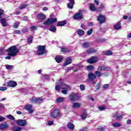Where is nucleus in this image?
<instances>
[{
  "label": "nucleus",
  "instance_id": "e433bc0d",
  "mask_svg": "<svg viewBox=\"0 0 131 131\" xmlns=\"http://www.w3.org/2000/svg\"><path fill=\"white\" fill-rule=\"evenodd\" d=\"M115 117L117 120H120V119H122V115H116L115 116Z\"/></svg>",
  "mask_w": 131,
  "mask_h": 131
},
{
  "label": "nucleus",
  "instance_id": "c756f323",
  "mask_svg": "<svg viewBox=\"0 0 131 131\" xmlns=\"http://www.w3.org/2000/svg\"><path fill=\"white\" fill-rule=\"evenodd\" d=\"M32 41H33V36H30L27 39V43H32Z\"/></svg>",
  "mask_w": 131,
  "mask_h": 131
},
{
  "label": "nucleus",
  "instance_id": "473e14b6",
  "mask_svg": "<svg viewBox=\"0 0 131 131\" xmlns=\"http://www.w3.org/2000/svg\"><path fill=\"white\" fill-rule=\"evenodd\" d=\"M64 101H65V98L64 97H59L56 99V102H57V103H61L64 102Z\"/></svg>",
  "mask_w": 131,
  "mask_h": 131
},
{
  "label": "nucleus",
  "instance_id": "cd10ccee",
  "mask_svg": "<svg viewBox=\"0 0 131 131\" xmlns=\"http://www.w3.org/2000/svg\"><path fill=\"white\" fill-rule=\"evenodd\" d=\"M55 59L57 63H61L63 61V58L58 56H56Z\"/></svg>",
  "mask_w": 131,
  "mask_h": 131
},
{
  "label": "nucleus",
  "instance_id": "603ef678",
  "mask_svg": "<svg viewBox=\"0 0 131 131\" xmlns=\"http://www.w3.org/2000/svg\"><path fill=\"white\" fill-rule=\"evenodd\" d=\"M19 26V24L17 23H15L13 25V28L17 29Z\"/></svg>",
  "mask_w": 131,
  "mask_h": 131
},
{
  "label": "nucleus",
  "instance_id": "0e129e2a",
  "mask_svg": "<svg viewBox=\"0 0 131 131\" xmlns=\"http://www.w3.org/2000/svg\"><path fill=\"white\" fill-rule=\"evenodd\" d=\"M108 86H109V84H105L103 85V88L104 89H107V88H108Z\"/></svg>",
  "mask_w": 131,
  "mask_h": 131
},
{
  "label": "nucleus",
  "instance_id": "e2e57ef3",
  "mask_svg": "<svg viewBox=\"0 0 131 131\" xmlns=\"http://www.w3.org/2000/svg\"><path fill=\"white\" fill-rule=\"evenodd\" d=\"M14 14L15 15H20V14H21V12H20V11H15Z\"/></svg>",
  "mask_w": 131,
  "mask_h": 131
},
{
  "label": "nucleus",
  "instance_id": "13d9d810",
  "mask_svg": "<svg viewBox=\"0 0 131 131\" xmlns=\"http://www.w3.org/2000/svg\"><path fill=\"white\" fill-rule=\"evenodd\" d=\"M54 124V121H48V125H53Z\"/></svg>",
  "mask_w": 131,
  "mask_h": 131
},
{
  "label": "nucleus",
  "instance_id": "c85d7f7f",
  "mask_svg": "<svg viewBox=\"0 0 131 131\" xmlns=\"http://www.w3.org/2000/svg\"><path fill=\"white\" fill-rule=\"evenodd\" d=\"M105 6H104V4H101L100 5V7L97 8V12H101L103 9H104Z\"/></svg>",
  "mask_w": 131,
  "mask_h": 131
},
{
  "label": "nucleus",
  "instance_id": "5fc2aeb1",
  "mask_svg": "<svg viewBox=\"0 0 131 131\" xmlns=\"http://www.w3.org/2000/svg\"><path fill=\"white\" fill-rule=\"evenodd\" d=\"M100 86L101 84H100V83H97L96 87V89L97 90V91H99V90H100Z\"/></svg>",
  "mask_w": 131,
  "mask_h": 131
},
{
  "label": "nucleus",
  "instance_id": "ddd939ff",
  "mask_svg": "<svg viewBox=\"0 0 131 131\" xmlns=\"http://www.w3.org/2000/svg\"><path fill=\"white\" fill-rule=\"evenodd\" d=\"M8 85L10 88H15L17 86V82L13 80L9 81L8 82Z\"/></svg>",
  "mask_w": 131,
  "mask_h": 131
},
{
  "label": "nucleus",
  "instance_id": "a19ab883",
  "mask_svg": "<svg viewBox=\"0 0 131 131\" xmlns=\"http://www.w3.org/2000/svg\"><path fill=\"white\" fill-rule=\"evenodd\" d=\"M73 6H74V4L73 3L68 4V8H69V9H73Z\"/></svg>",
  "mask_w": 131,
  "mask_h": 131
},
{
  "label": "nucleus",
  "instance_id": "774afa93",
  "mask_svg": "<svg viewBox=\"0 0 131 131\" xmlns=\"http://www.w3.org/2000/svg\"><path fill=\"white\" fill-rule=\"evenodd\" d=\"M127 21L128 22H131V16L128 18Z\"/></svg>",
  "mask_w": 131,
  "mask_h": 131
},
{
  "label": "nucleus",
  "instance_id": "052dcab7",
  "mask_svg": "<svg viewBox=\"0 0 131 131\" xmlns=\"http://www.w3.org/2000/svg\"><path fill=\"white\" fill-rule=\"evenodd\" d=\"M28 31V30L27 28H25L21 30V32L23 33H26V32H27Z\"/></svg>",
  "mask_w": 131,
  "mask_h": 131
},
{
  "label": "nucleus",
  "instance_id": "f3484780",
  "mask_svg": "<svg viewBox=\"0 0 131 131\" xmlns=\"http://www.w3.org/2000/svg\"><path fill=\"white\" fill-rule=\"evenodd\" d=\"M72 62V59L70 58H67L66 60V61L63 63V66L66 67L67 66V65H69L70 64H71Z\"/></svg>",
  "mask_w": 131,
  "mask_h": 131
},
{
  "label": "nucleus",
  "instance_id": "20e7f679",
  "mask_svg": "<svg viewBox=\"0 0 131 131\" xmlns=\"http://www.w3.org/2000/svg\"><path fill=\"white\" fill-rule=\"evenodd\" d=\"M57 18H51L49 17L47 18V20L43 23V25H51V24H53V23H55V22H57Z\"/></svg>",
  "mask_w": 131,
  "mask_h": 131
},
{
  "label": "nucleus",
  "instance_id": "39448f33",
  "mask_svg": "<svg viewBox=\"0 0 131 131\" xmlns=\"http://www.w3.org/2000/svg\"><path fill=\"white\" fill-rule=\"evenodd\" d=\"M97 21L99 22L100 25H102V24L106 22V16L104 15L99 14V15L97 16Z\"/></svg>",
  "mask_w": 131,
  "mask_h": 131
},
{
  "label": "nucleus",
  "instance_id": "58836bf2",
  "mask_svg": "<svg viewBox=\"0 0 131 131\" xmlns=\"http://www.w3.org/2000/svg\"><path fill=\"white\" fill-rule=\"evenodd\" d=\"M113 126L114 127H119L121 126V124H119V123L116 122L113 123Z\"/></svg>",
  "mask_w": 131,
  "mask_h": 131
},
{
  "label": "nucleus",
  "instance_id": "37998d69",
  "mask_svg": "<svg viewBox=\"0 0 131 131\" xmlns=\"http://www.w3.org/2000/svg\"><path fill=\"white\" fill-rule=\"evenodd\" d=\"M13 33L14 34H20V33H21V31H20L19 30H14Z\"/></svg>",
  "mask_w": 131,
  "mask_h": 131
},
{
  "label": "nucleus",
  "instance_id": "a878e982",
  "mask_svg": "<svg viewBox=\"0 0 131 131\" xmlns=\"http://www.w3.org/2000/svg\"><path fill=\"white\" fill-rule=\"evenodd\" d=\"M49 30L52 32H56L57 31V28L55 26H50Z\"/></svg>",
  "mask_w": 131,
  "mask_h": 131
},
{
  "label": "nucleus",
  "instance_id": "680f3d73",
  "mask_svg": "<svg viewBox=\"0 0 131 131\" xmlns=\"http://www.w3.org/2000/svg\"><path fill=\"white\" fill-rule=\"evenodd\" d=\"M94 4L97 6H99V0H94Z\"/></svg>",
  "mask_w": 131,
  "mask_h": 131
},
{
  "label": "nucleus",
  "instance_id": "bf43d9fd",
  "mask_svg": "<svg viewBox=\"0 0 131 131\" xmlns=\"http://www.w3.org/2000/svg\"><path fill=\"white\" fill-rule=\"evenodd\" d=\"M61 93H62V94H63V95H67L68 92H67V90H62V91H61Z\"/></svg>",
  "mask_w": 131,
  "mask_h": 131
},
{
  "label": "nucleus",
  "instance_id": "2eb2a0df",
  "mask_svg": "<svg viewBox=\"0 0 131 131\" xmlns=\"http://www.w3.org/2000/svg\"><path fill=\"white\" fill-rule=\"evenodd\" d=\"M114 28L115 30H120L121 29V23L118 21L117 24L114 25Z\"/></svg>",
  "mask_w": 131,
  "mask_h": 131
},
{
  "label": "nucleus",
  "instance_id": "de8ad7c7",
  "mask_svg": "<svg viewBox=\"0 0 131 131\" xmlns=\"http://www.w3.org/2000/svg\"><path fill=\"white\" fill-rule=\"evenodd\" d=\"M7 90H8V88H7L6 87H0V91H2V92H5V91H7Z\"/></svg>",
  "mask_w": 131,
  "mask_h": 131
},
{
  "label": "nucleus",
  "instance_id": "bb28decb",
  "mask_svg": "<svg viewBox=\"0 0 131 131\" xmlns=\"http://www.w3.org/2000/svg\"><path fill=\"white\" fill-rule=\"evenodd\" d=\"M67 24L66 21L62 20L61 21H59L57 24V26H64V25H66Z\"/></svg>",
  "mask_w": 131,
  "mask_h": 131
},
{
  "label": "nucleus",
  "instance_id": "5701e85b",
  "mask_svg": "<svg viewBox=\"0 0 131 131\" xmlns=\"http://www.w3.org/2000/svg\"><path fill=\"white\" fill-rule=\"evenodd\" d=\"M90 9L91 11H92V12H95V11H97L98 10V8H96V7H95V5L93 3L90 5Z\"/></svg>",
  "mask_w": 131,
  "mask_h": 131
},
{
  "label": "nucleus",
  "instance_id": "49530a36",
  "mask_svg": "<svg viewBox=\"0 0 131 131\" xmlns=\"http://www.w3.org/2000/svg\"><path fill=\"white\" fill-rule=\"evenodd\" d=\"M13 66H11V65H9L7 64L6 67V69H8V70H9V69H12L13 68Z\"/></svg>",
  "mask_w": 131,
  "mask_h": 131
},
{
  "label": "nucleus",
  "instance_id": "4468645a",
  "mask_svg": "<svg viewBox=\"0 0 131 131\" xmlns=\"http://www.w3.org/2000/svg\"><path fill=\"white\" fill-rule=\"evenodd\" d=\"M97 52H98V50L96 49V48H91L90 49H88L87 50V54H94L95 53H97Z\"/></svg>",
  "mask_w": 131,
  "mask_h": 131
},
{
  "label": "nucleus",
  "instance_id": "7ed1b4c3",
  "mask_svg": "<svg viewBox=\"0 0 131 131\" xmlns=\"http://www.w3.org/2000/svg\"><path fill=\"white\" fill-rule=\"evenodd\" d=\"M61 115V111L59 109L54 110L52 113L51 115V117L52 118H58L60 117Z\"/></svg>",
  "mask_w": 131,
  "mask_h": 131
},
{
  "label": "nucleus",
  "instance_id": "393cba45",
  "mask_svg": "<svg viewBox=\"0 0 131 131\" xmlns=\"http://www.w3.org/2000/svg\"><path fill=\"white\" fill-rule=\"evenodd\" d=\"M67 126L70 129H74V124L70 122L68 123Z\"/></svg>",
  "mask_w": 131,
  "mask_h": 131
},
{
  "label": "nucleus",
  "instance_id": "7c9ffc66",
  "mask_svg": "<svg viewBox=\"0 0 131 131\" xmlns=\"http://www.w3.org/2000/svg\"><path fill=\"white\" fill-rule=\"evenodd\" d=\"M101 71L99 70V69L98 68V70L95 72V75L96 76H97V77H100V76H102V73H101Z\"/></svg>",
  "mask_w": 131,
  "mask_h": 131
},
{
  "label": "nucleus",
  "instance_id": "4c0bfd02",
  "mask_svg": "<svg viewBox=\"0 0 131 131\" xmlns=\"http://www.w3.org/2000/svg\"><path fill=\"white\" fill-rule=\"evenodd\" d=\"M26 7H27V5H26V4H22L20 5L18 7V10H22L23 9H25Z\"/></svg>",
  "mask_w": 131,
  "mask_h": 131
},
{
  "label": "nucleus",
  "instance_id": "f8f14e48",
  "mask_svg": "<svg viewBox=\"0 0 131 131\" xmlns=\"http://www.w3.org/2000/svg\"><path fill=\"white\" fill-rule=\"evenodd\" d=\"M88 77L91 81H94V80H95V79L97 78V76H96V75L92 72L88 74Z\"/></svg>",
  "mask_w": 131,
  "mask_h": 131
},
{
  "label": "nucleus",
  "instance_id": "2f4dec72",
  "mask_svg": "<svg viewBox=\"0 0 131 131\" xmlns=\"http://www.w3.org/2000/svg\"><path fill=\"white\" fill-rule=\"evenodd\" d=\"M87 70L89 71H93V70H95V67L93 65H89L87 67Z\"/></svg>",
  "mask_w": 131,
  "mask_h": 131
},
{
  "label": "nucleus",
  "instance_id": "4d7b16f0",
  "mask_svg": "<svg viewBox=\"0 0 131 131\" xmlns=\"http://www.w3.org/2000/svg\"><path fill=\"white\" fill-rule=\"evenodd\" d=\"M4 55V49L0 48V55L3 56Z\"/></svg>",
  "mask_w": 131,
  "mask_h": 131
},
{
  "label": "nucleus",
  "instance_id": "9b49d317",
  "mask_svg": "<svg viewBox=\"0 0 131 131\" xmlns=\"http://www.w3.org/2000/svg\"><path fill=\"white\" fill-rule=\"evenodd\" d=\"M32 104H27L25 105V108L27 111H28L29 113H33V110H32Z\"/></svg>",
  "mask_w": 131,
  "mask_h": 131
},
{
  "label": "nucleus",
  "instance_id": "aec40b11",
  "mask_svg": "<svg viewBox=\"0 0 131 131\" xmlns=\"http://www.w3.org/2000/svg\"><path fill=\"white\" fill-rule=\"evenodd\" d=\"M37 17L39 20H45L46 19V15L43 13H40L37 15Z\"/></svg>",
  "mask_w": 131,
  "mask_h": 131
},
{
  "label": "nucleus",
  "instance_id": "423d86ee",
  "mask_svg": "<svg viewBox=\"0 0 131 131\" xmlns=\"http://www.w3.org/2000/svg\"><path fill=\"white\" fill-rule=\"evenodd\" d=\"M70 100L72 102H75V101H78L79 100V96L77 93H72L70 95Z\"/></svg>",
  "mask_w": 131,
  "mask_h": 131
},
{
  "label": "nucleus",
  "instance_id": "c9c22d12",
  "mask_svg": "<svg viewBox=\"0 0 131 131\" xmlns=\"http://www.w3.org/2000/svg\"><path fill=\"white\" fill-rule=\"evenodd\" d=\"M83 49H88L89 48V42H84L82 44Z\"/></svg>",
  "mask_w": 131,
  "mask_h": 131
},
{
  "label": "nucleus",
  "instance_id": "a18cd8bd",
  "mask_svg": "<svg viewBox=\"0 0 131 131\" xmlns=\"http://www.w3.org/2000/svg\"><path fill=\"white\" fill-rule=\"evenodd\" d=\"M80 89L81 91H84L85 90V86H84V84H82L80 85Z\"/></svg>",
  "mask_w": 131,
  "mask_h": 131
},
{
  "label": "nucleus",
  "instance_id": "72a5a7b5",
  "mask_svg": "<svg viewBox=\"0 0 131 131\" xmlns=\"http://www.w3.org/2000/svg\"><path fill=\"white\" fill-rule=\"evenodd\" d=\"M61 51L62 53H70L71 52L68 49L65 48H61Z\"/></svg>",
  "mask_w": 131,
  "mask_h": 131
},
{
  "label": "nucleus",
  "instance_id": "ea45409f",
  "mask_svg": "<svg viewBox=\"0 0 131 131\" xmlns=\"http://www.w3.org/2000/svg\"><path fill=\"white\" fill-rule=\"evenodd\" d=\"M5 13V11H4V10L0 8V19H2L3 18V15H4Z\"/></svg>",
  "mask_w": 131,
  "mask_h": 131
},
{
  "label": "nucleus",
  "instance_id": "864d4df0",
  "mask_svg": "<svg viewBox=\"0 0 131 131\" xmlns=\"http://www.w3.org/2000/svg\"><path fill=\"white\" fill-rule=\"evenodd\" d=\"M5 120H6L5 117L0 116V122H3V121H5Z\"/></svg>",
  "mask_w": 131,
  "mask_h": 131
},
{
  "label": "nucleus",
  "instance_id": "f704fd0d",
  "mask_svg": "<svg viewBox=\"0 0 131 131\" xmlns=\"http://www.w3.org/2000/svg\"><path fill=\"white\" fill-rule=\"evenodd\" d=\"M104 55H106V56H111V55H113V52L110 50L106 51Z\"/></svg>",
  "mask_w": 131,
  "mask_h": 131
},
{
  "label": "nucleus",
  "instance_id": "0eeeda50",
  "mask_svg": "<svg viewBox=\"0 0 131 131\" xmlns=\"http://www.w3.org/2000/svg\"><path fill=\"white\" fill-rule=\"evenodd\" d=\"M31 103L34 104H41L43 102V99L41 97L31 99Z\"/></svg>",
  "mask_w": 131,
  "mask_h": 131
},
{
  "label": "nucleus",
  "instance_id": "4be33fe9",
  "mask_svg": "<svg viewBox=\"0 0 131 131\" xmlns=\"http://www.w3.org/2000/svg\"><path fill=\"white\" fill-rule=\"evenodd\" d=\"M12 130L13 131H21L22 130V128L19 126H13L12 127Z\"/></svg>",
  "mask_w": 131,
  "mask_h": 131
},
{
  "label": "nucleus",
  "instance_id": "dca6fc26",
  "mask_svg": "<svg viewBox=\"0 0 131 131\" xmlns=\"http://www.w3.org/2000/svg\"><path fill=\"white\" fill-rule=\"evenodd\" d=\"M0 22L3 27L8 26V23H7V20L5 18L0 19Z\"/></svg>",
  "mask_w": 131,
  "mask_h": 131
},
{
  "label": "nucleus",
  "instance_id": "f257e3e1",
  "mask_svg": "<svg viewBox=\"0 0 131 131\" xmlns=\"http://www.w3.org/2000/svg\"><path fill=\"white\" fill-rule=\"evenodd\" d=\"M8 56H11V57H15L17 54L19 53V49L17 48L16 46H12L9 47L7 50Z\"/></svg>",
  "mask_w": 131,
  "mask_h": 131
},
{
  "label": "nucleus",
  "instance_id": "412c9836",
  "mask_svg": "<svg viewBox=\"0 0 131 131\" xmlns=\"http://www.w3.org/2000/svg\"><path fill=\"white\" fill-rule=\"evenodd\" d=\"M80 106H81V103L78 102H75L73 104V108L74 109H77L78 108H80Z\"/></svg>",
  "mask_w": 131,
  "mask_h": 131
},
{
  "label": "nucleus",
  "instance_id": "6ab92c4d",
  "mask_svg": "<svg viewBox=\"0 0 131 131\" xmlns=\"http://www.w3.org/2000/svg\"><path fill=\"white\" fill-rule=\"evenodd\" d=\"M98 69V70H99V71H102V70H103L104 71H108V70H109L110 69L109 68H107L104 66H99Z\"/></svg>",
  "mask_w": 131,
  "mask_h": 131
},
{
  "label": "nucleus",
  "instance_id": "3c124183",
  "mask_svg": "<svg viewBox=\"0 0 131 131\" xmlns=\"http://www.w3.org/2000/svg\"><path fill=\"white\" fill-rule=\"evenodd\" d=\"M56 91H60L61 90V86L60 85H56L55 86Z\"/></svg>",
  "mask_w": 131,
  "mask_h": 131
},
{
  "label": "nucleus",
  "instance_id": "f03ea898",
  "mask_svg": "<svg viewBox=\"0 0 131 131\" xmlns=\"http://www.w3.org/2000/svg\"><path fill=\"white\" fill-rule=\"evenodd\" d=\"M46 48H47L46 45L38 46V47H37V55H38V56H41V55H43V54H46V53H47L48 51H47V49H46Z\"/></svg>",
  "mask_w": 131,
  "mask_h": 131
},
{
  "label": "nucleus",
  "instance_id": "1a4fd4ad",
  "mask_svg": "<svg viewBox=\"0 0 131 131\" xmlns=\"http://www.w3.org/2000/svg\"><path fill=\"white\" fill-rule=\"evenodd\" d=\"M98 61V57L96 56H92L91 58L88 59L87 60L88 63L90 64H94Z\"/></svg>",
  "mask_w": 131,
  "mask_h": 131
},
{
  "label": "nucleus",
  "instance_id": "09e8293b",
  "mask_svg": "<svg viewBox=\"0 0 131 131\" xmlns=\"http://www.w3.org/2000/svg\"><path fill=\"white\" fill-rule=\"evenodd\" d=\"M105 108H106V106H101L98 107V109L101 111H103V110H104Z\"/></svg>",
  "mask_w": 131,
  "mask_h": 131
},
{
  "label": "nucleus",
  "instance_id": "8fccbe9b",
  "mask_svg": "<svg viewBox=\"0 0 131 131\" xmlns=\"http://www.w3.org/2000/svg\"><path fill=\"white\" fill-rule=\"evenodd\" d=\"M86 117H88V115L86 114H82L81 115V118L82 119H83V120H84V119H85Z\"/></svg>",
  "mask_w": 131,
  "mask_h": 131
},
{
  "label": "nucleus",
  "instance_id": "9d476101",
  "mask_svg": "<svg viewBox=\"0 0 131 131\" xmlns=\"http://www.w3.org/2000/svg\"><path fill=\"white\" fill-rule=\"evenodd\" d=\"M73 18L75 20H81V19H83V15L82 14L78 12L74 15Z\"/></svg>",
  "mask_w": 131,
  "mask_h": 131
},
{
  "label": "nucleus",
  "instance_id": "c03bdc74",
  "mask_svg": "<svg viewBox=\"0 0 131 131\" xmlns=\"http://www.w3.org/2000/svg\"><path fill=\"white\" fill-rule=\"evenodd\" d=\"M93 31H94V30L93 29H90L87 32L88 35H91L92 33H93Z\"/></svg>",
  "mask_w": 131,
  "mask_h": 131
},
{
  "label": "nucleus",
  "instance_id": "a211bd4d",
  "mask_svg": "<svg viewBox=\"0 0 131 131\" xmlns=\"http://www.w3.org/2000/svg\"><path fill=\"white\" fill-rule=\"evenodd\" d=\"M9 127V124L8 123H1L0 124V129H6Z\"/></svg>",
  "mask_w": 131,
  "mask_h": 131
},
{
  "label": "nucleus",
  "instance_id": "79ce46f5",
  "mask_svg": "<svg viewBox=\"0 0 131 131\" xmlns=\"http://www.w3.org/2000/svg\"><path fill=\"white\" fill-rule=\"evenodd\" d=\"M8 119H10V120H15V117L12 116V115H9L8 116Z\"/></svg>",
  "mask_w": 131,
  "mask_h": 131
},
{
  "label": "nucleus",
  "instance_id": "69168bd1",
  "mask_svg": "<svg viewBox=\"0 0 131 131\" xmlns=\"http://www.w3.org/2000/svg\"><path fill=\"white\" fill-rule=\"evenodd\" d=\"M127 124H131V120L128 119L126 122Z\"/></svg>",
  "mask_w": 131,
  "mask_h": 131
},
{
  "label": "nucleus",
  "instance_id": "338daca9",
  "mask_svg": "<svg viewBox=\"0 0 131 131\" xmlns=\"http://www.w3.org/2000/svg\"><path fill=\"white\" fill-rule=\"evenodd\" d=\"M88 24L89 26H94V24L92 23L89 22Z\"/></svg>",
  "mask_w": 131,
  "mask_h": 131
},
{
  "label": "nucleus",
  "instance_id": "6e6552de",
  "mask_svg": "<svg viewBox=\"0 0 131 131\" xmlns=\"http://www.w3.org/2000/svg\"><path fill=\"white\" fill-rule=\"evenodd\" d=\"M15 122L17 125L20 126H26L27 125L26 120L18 119L16 120Z\"/></svg>",
  "mask_w": 131,
  "mask_h": 131
},
{
  "label": "nucleus",
  "instance_id": "6e6d98bb",
  "mask_svg": "<svg viewBox=\"0 0 131 131\" xmlns=\"http://www.w3.org/2000/svg\"><path fill=\"white\" fill-rule=\"evenodd\" d=\"M31 31H34V30H36V27L32 26L30 27Z\"/></svg>",
  "mask_w": 131,
  "mask_h": 131
},
{
  "label": "nucleus",
  "instance_id": "b1692460",
  "mask_svg": "<svg viewBox=\"0 0 131 131\" xmlns=\"http://www.w3.org/2000/svg\"><path fill=\"white\" fill-rule=\"evenodd\" d=\"M77 33L79 35V36H82L84 34V31L82 29H78L77 30Z\"/></svg>",
  "mask_w": 131,
  "mask_h": 131
}]
</instances>
